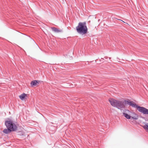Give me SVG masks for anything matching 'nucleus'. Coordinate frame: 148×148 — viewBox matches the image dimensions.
Wrapping results in <instances>:
<instances>
[{
    "label": "nucleus",
    "instance_id": "nucleus-1",
    "mask_svg": "<svg viewBox=\"0 0 148 148\" xmlns=\"http://www.w3.org/2000/svg\"><path fill=\"white\" fill-rule=\"evenodd\" d=\"M76 29L77 32L79 34H86L88 31V28L86 22H84L79 23L78 26L76 27Z\"/></svg>",
    "mask_w": 148,
    "mask_h": 148
},
{
    "label": "nucleus",
    "instance_id": "nucleus-2",
    "mask_svg": "<svg viewBox=\"0 0 148 148\" xmlns=\"http://www.w3.org/2000/svg\"><path fill=\"white\" fill-rule=\"evenodd\" d=\"M125 102L133 107L136 108L137 110L140 112L144 114L148 115V109L147 108L143 107L138 106L135 103L131 101H125Z\"/></svg>",
    "mask_w": 148,
    "mask_h": 148
},
{
    "label": "nucleus",
    "instance_id": "nucleus-3",
    "mask_svg": "<svg viewBox=\"0 0 148 148\" xmlns=\"http://www.w3.org/2000/svg\"><path fill=\"white\" fill-rule=\"evenodd\" d=\"M5 124L7 128H9L12 131H15L17 130L16 126L12 120L5 121Z\"/></svg>",
    "mask_w": 148,
    "mask_h": 148
},
{
    "label": "nucleus",
    "instance_id": "nucleus-4",
    "mask_svg": "<svg viewBox=\"0 0 148 148\" xmlns=\"http://www.w3.org/2000/svg\"><path fill=\"white\" fill-rule=\"evenodd\" d=\"M116 107L120 109L125 108V105L123 102L118 100Z\"/></svg>",
    "mask_w": 148,
    "mask_h": 148
},
{
    "label": "nucleus",
    "instance_id": "nucleus-5",
    "mask_svg": "<svg viewBox=\"0 0 148 148\" xmlns=\"http://www.w3.org/2000/svg\"><path fill=\"white\" fill-rule=\"evenodd\" d=\"M108 101L110 104L113 106L116 107L118 100H116L112 98H110Z\"/></svg>",
    "mask_w": 148,
    "mask_h": 148
},
{
    "label": "nucleus",
    "instance_id": "nucleus-6",
    "mask_svg": "<svg viewBox=\"0 0 148 148\" xmlns=\"http://www.w3.org/2000/svg\"><path fill=\"white\" fill-rule=\"evenodd\" d=\"M39 82V81L36 80L32 81L31 82V86H35L38 84Z\"/></svg>",
    "mask_w": 148,
    "mask_h": 148
},
{
    "label": "nucleus",
    "instance_id": "nucleus-7",
    "mask_svg": "<svg viewBox=\"0 0 148 148\" xmlns=\"http://www.w3.org/2000/svg\"><path fill=\"white\" fill-rule=\"evenodd\" d=\"M51 29L53 31L56 33H59L62 31L61 29H59L55 27H51Z\"/></svg>",
    "mask_w": 148,
    "mask_h": 148
},
{
    "label": "nucleus",
    "instance_id": "nucleus-8",
    "mask_svg": "<svg viewBox=\"0 0 148 148\" xmlns=\"http://www.w3.org/2000/svg\"><path fill=\"white\" fill-rule=\"evenodd\" d=\"M27 95L23 93L19 96V97L22 100H24L27 97Z\"/></svg>",
    "mask_w": 148,
    "mask_h": 148
},
{
    "label": "nucleus",
    "instance_id": "nucleus-9",
    "mask_svg": "<svg viewBox=\"0 0 148 148\" xmlns=\"http://www.w3.org/2000/svg\"><path fill=\"white\" fill-rule=\"evenodd\" d=\"M131 118L137 120L138 119V116L137 114L135 113H133V114L131 116Z\"/></svg>",
    "mask_w": 148,
    "mask_h": 148
},
{
    "label": "nucleus",
    "instance_id": "nucleus-10",
    "mask_svg": "<svg viewBox=\"0 0 148 148\" xmlns=\"http://www.w3.org/2000/svg\"><path fill=\"white\" fill-rule=\"evenodd\" d=\"M142 127L145 130L148 132V123H145Z\"/></svg>",
    "mask_w": 148,
    "mask_h": 148
},
{
    "label": "nucleus",
    "instance_id": "nucleus-11",
    "mask_svg": "<svg viewBox=\"0 0 148 148\" xmlns=\"http://www.w3.org/2000/svg\"><path fill=\"white\" fill-rule=\"evenodd\" d=\"M12 131L9 128H7L4 129L3 131V132L6 134H8L10 133Z\"/></svg>",
    "mask_w": 148,
    "mask_h": 148
},
{
    "label": "nucleus",
    "instance_id": "nucleus-12",
    "mask_svg": "<svg viewBox=\"0 0 148 148\" xmlns=\"http://www.w3.org/2000/svg\"><path fill=\"white\" fill-rule=\"evenodd\" d=\"M123 114L125 117L127 119H131V116L128 114H127L126 113H123Z\"/></svg>",
    "mask_w": 148,
    "mask_h": 148
},
{
    "label": "nucleus",
    "instance_id": "nucleus-13",
    "mask_svg": "<svg viewBox=\"0 0 148 148\" xmlns=\"http://www.w3.org/2000/svg\"><path fill=\"white\" fill-rule=\"evenodd\" d=\"M121 20V21H122L123 22L125 23V22H124V21H122V20Z\"/></svg>",
    "mask_w": 148,
    "mask_h": 148
},
{
    "label": "nucleus",
    "instance_id": "nucleus-14",
    "mask_svg": "<svg viewBox=\"0 0 148 148\" xmlns=\"http://www.w3.org/2000/svg\"><path fill=\"white\" fill-rule=\"evenodd\" d=\"M147 121H148V120H147Z\"/></svg>",
    "mask_w": 148,
    "mask_h": 148
}]
</instances>
